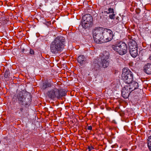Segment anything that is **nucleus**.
Here are the masks:
<instances>
[{
    "label": "nucleus",
    "mask_w": 151,
    "mask_h": 151,
    "mask_svg": "<svg viewBox=\"0 0 151 151\" xmlns=\"http://www.w3.org/2000/svg\"><path fill=\"white\" fill-rule=\"evenodd\" d=\"M129 49V53L131 56L133 58L136 57L138 55L137 47H132L130 46Z\"/></svg>",
    "instance_id": "12"
},
{
    "label": "nucleus",
    "mask_w": 151,
    "mask_h": 151,
    "mask_svg": "<svg viewBox=\"0 0 151 151\" xmlns=\"http://www.w3.org/2000/svg\"><path fill=\"white\" fill-rule=\"evenodd\" d=\"M128 85H127V86L129 88L131 91H133L137 89L138 87V83L136 81H133L129 83H128Z\"/></svg>",
    "instance_id": "11"
},
{
    "label": "nucleus",
    "mask_w": 151,
    "mask_h": 151,
    "mask_svg": "<svg viewBox=\"0 0 151 151\" xmlns=\"http://www.w3.org/2000/svg\"><path fill=\"white\" fill-rule=\"evenodd\" d=\"M65 42L64 37L60 36L57 37L50 45L51 52L54 54L61 52L65 46Z\"/></svg>",
    "instance_id": "1"
},
{
    "label": "nucleus",
    "mask_w": 151,
    "mask_h": 151,
    "mask_svg": "<svg viewBox=\"0 0 151 151\" xmlns=\"http://www.w3.org/2000/svg\"><path fill=\"white\" fill-rule=\"evenodd\" d=\"M19 109L21 112H22L23 111V108L22 107V106H21V107H20Z\"/></svg>",
    "instance_id": "27"
},
{
    "label": "nucleus",
    "mask_w": 151,
    "mask_h": 151,
    "mask_svg": "<svg viewBox=\"0 0 151 151\" xmlns=\"http://www.w3.org/2000/svg\"><path fill=\"white\" fill-rule=\"evenodd\" d=\"M19 104L28 107L32 101V96L28 92L24 91H20L17 96Z\"/></svg>",
    "instance_id": "2"
},
{
    "label": "nucleus",
    "mask_w": 151,
    "mask_h": 151,
    "mask_svg": "<svg viewBox=\"0 0 151 151\" xmlns=\"http://www.w3.org/2000/svg\"><path fill=\"white\" fill-rule=\"evenodd\" d=\"M102 66L104 68L107 67L109 65V59H101Z\"/></svg>",
    "instance_id": "16"
},
{
    "label": "nucleus",
    "mask_w": 151,
    "mask_h": 151,
    "mask_svg": "<svg viewBox=\"0 0 151 151\" xmlns=\"http://www.w3.org/2000/svg\"><path fill=\"white\" fill-rule=\"evenodd\" d=\"M102 37L103 42H108L111 41L113 38V35L112 31L109 29L103 28Z\"/></svg>",
    "instance_id": "8"
},
{
    "label": "nucleus",
    "mask_w": 151,
    "mask_h": 151,
    "mask_svg": "<svg viewBox=\"0 0 151 151\" xmlns=\"http://www.w3.org/2000/svg\"><path fill=\"white\" fill-rule=\"evenodd\" d=\"M88 149L89 150V151H90L92 150L93 149V147L92 146L90 147L89 146H88Z\"/></svg>",
    "instance_id": "24"
},
{
    "label": "nucleus",
    "mask_w": 151,
    "mask_h": 151,
    "mask_svg": "<svg viewBox=\"0 0 151 151\" xmlns=\"http://www.w3.org/2000/svg\"><path fill=\"white\" fill-rule=\"evenodd\" d=\"M103 28L100 27H96L92 31L93 38L96 43L103 42V38L102 37Z\"/></svg>",
    "instance_id": "5"
},
{
    "label": "nucleus",
    "mask_w": 151,
    "mask_h": 151,
    "mask_svg": "<svg viewBox=\"0 0 151 151\" xmlns=\"http://www.w3.org/2000/svg\"><path fill=\"white\" fill-rule=\"evenodd\" d=\"M86 60L85 57L83 55H80L78 58V61L80 63L81 65H82L84 63Z\"/></svg>",
    "instance_id": "14"
},
{
    "label": "nucleus",
    "mask_w": 151,
    "mask_h": 151,
    "mask_svg": "<svg viewBox=\"0 0 151 151\" xmlns=\"http://www.w3.org/2000/svg\"><path fill=\"white\" fill-rule=\"evenodd\" d=\"M122 78L125 83H129L133 80V75L129 69L124 68L122 70Z\"/></svg>",
    "instance_id": "6"
},
{
    "label": "nucleus",
    "mask_w": 151,
    "mask_h": 151,
    "mask_svg": "<svg viewBox=\"0 0 151 151\" xmlns=\"http://www.w3.org/2000/svg\"><path fill=\"white\" fill-rule=\"evenodd\" d=\"M9 76V70H6L4 73V76L5 78H7Z\"/></svg>",
    "instance_id": "20"
},
{
    "label": "nucleus",
    "mask_w": 151,
    "mask_h": 151,
    "mask_svg": "<svg viewBox=\"0 0 151 151\" xmlns=\"http://www.w3.org/2000/svg\"><path fill=\"white\" fill-rule=\"evenodd\" d=\"M47 94L48 97L51 99L56 98L60 99L66 94L64 89L58 88L55 86L51 89L48 90Z\"/></svg>",
    "instance_id": "3"
},
{
    "label": "nucleus",
    "mask_w": 151,
    "mask_h": 151,
    "mask_svg": "<svg viewBox=\"0 0 151 151\" xmlns=\"http://www.w3.org/2000/svg\"><path fill=\"white\" fill-rule=\"evenodd\" d=\"M147 140V147L150 151H151V135L148 137Z\"/></svg>",
    "instance_id": "18"
},
{
    "label": "nucleus",
    "mask_w": 151,
    "mask_h": 151,
    "mask_svg": "<svg viewBox=\"0 0 151 151\" xmlns=\"http://www.w3.org/2000/svg\"><path fill=\"white\" fill-rule=\"evenodd\" d=\"M137 43L134 40H132L130 42L129 47L131 46L132 47H137Z\"/></svg>",
    "instance_id": "19"
},
{
    "label": "nucleus",
    "mask_w": 151,
    "mask_h": 151,
    "mask_svg": "<svg viewBox=\"0 0 151 151\" xmlns=\"http://www.w3.org/2000/svg\"><path fill=\"white\" fill-rule=\"evenodd\" d=\"M111 47L120 55L126 54L127 51V45L124 42H116L114 44L112 45Z\"/></svg>",
    "instance_id": "4"
},
{
    "label": "nucleus",
    "mask_w": 151,
    "mask_h": 151,
    "mask_svg": "<svg viewBox=\"0 0 151 151\" xmlns=\"http://www.w3.org/2000/svg\"><path fill=\"white\" fill-rule=\"evenodd\" d=\"M81 25L83 28L86 29L91 27L93 25V18L90 14H86L83 16Z\"/></svg>",
    "instance_id": "7"
},
{
    "label": "nucleus",
    "mask_w": 151,
    "mask_h": 151,
    "mask_svg": "<svg viewBox=\"0 0 151 151\" xmlns=\"http://www.w3.org/2000/svg\"><path fill=\"white\" fill-rule=\"evenodd\" d=\"M51 86L52 84L51 83L48 82H45L42 83L41 86V88L43 90H45Z\"/></svg>",
    "instance_id": "15"
},
{
    "label": "nucleus",
    "mask_w": 151,
    "mask_h": 151,
    "mask_svg": "<svg viewBox=\"0 0 151 151\" xmlns=\"http://www.w3.org/2000/svg\"><path fill=\"white\" fill-rule=\"evenodd\" d=\"M132 91L127 86L123 88L122 91V96L124 99L128 98L130 93Z\"/></svg>",
    "instance_id": "9"
},
{
    "label": "nucleus",
    "mask_w": 151,
    "mask_h": 151,
    "mask_svg": "<svg viewBox=\"0 0 151 151\" xmlns=\"http://www.w3.org/2000/svg\"><path fill=\"white\" fill-rule=\"evenodd\" d=\"M92 70L93 71H96L100 69V66L98 60L95 59L92 63Z\"/></svg>",
    "instance_id": "10"
},
{
    "label": "nucleus",
    "mask_w": 151,
    "mask_h": 151,
    "mask_svg": "<svg viewBox=\"0 0 151 151\" xmlns=\"http://www.w3.org/2000/svg\"><path fill=\"white\" fill-rule=\"evenodd\" d=\"M149 59L151 60V55H150V56L149 57Z\"/></svg>",
    "instance_id": "28"
},
{
    "label": "nucleus",
    "mask_w": 151,
    "mask_h": 151,
    "mask_svg": "<svg viewBox=\"0 0 151 151\" xmlns=\"http://www.w3.org/2000/svg\"><path fill=\"white\" fill-rule=\"evenodd\" d=\"M30 54L31 55H33L34 54V50L32 49H30L29 52Z\"/></svg>",
    "instance_id": "23"
},
{
    "label": "nucleus",
    "mask_w": 151,
    "mask_h": 151,
    "mask_svg": "<svg viewBox=\"0 0 151 151\" xmlns=\"http://www.w3.org/2000/svg\"><path fill=\"white\" fill-rule=\"evenodd\" d=\"M115 14L114 13H112V14H110L109 15V17L111 19H114V18Z\"/></svg>",
    "instance_id": "22"
},
{
    "label": "nucleus",
    "mask_w": 151,
    "mask_h": 151,
    "mask_svg": "<svg viewBox=\"0 0 151 151\" xmlns=\"http://www.w3.org/2000/svg\"><path fill=\"white\" fill-rule=\"evenodd\" d=\"M136 12L137 14H138L140 13V10L139 9H136Z\"/></svg>",
    "instance_id": "25"
},
{
    "label": "nucleus",
    "mask_w": 151,
    "mask_h": 151,
    "mask_svg": "<svg viewBox=\"0 0 151 151\" xmlns=\"http://www.w3.org/2000/svg\"><path fill=\"white\" fill-rule=\"evenodd\" d=\"M144 71L148 74H151V64L148 63L145 64L143 68Z\"/></svg>",
    "instance_id": "13"
},
{
    "label": "nucleus",
    "mask_w": 151,
    "mask_h": 151,
    "mask_svg": "<svg viewBox=\"0 0 151 151\" xmlns=\"http://www.w3.org/2000/svg\"><path fill=\"white\" fill-rule=\"evenodd\" d=\"M101 56V59H109V53L107 51H105L103 54L100 55Z\"/></svg>",
    "instance_id": "17"
},
{
    "label": "nucleus",
    "mask_w": 151,
    "mask_h": 151,
    "mask_svg": "<svg viewBox=\"0 0 151 151\" xmlns=\"http://www.w3.org/2000/svg\"><path fill=\"white\" fill-rule=\"evenodd\" d=\"M105 12H106L107 14L114 13V9L112 8H109L108 9L107 11H105Z\"/></svg>",
    "instance_id": "21"
},
{
    "label": "nucleus",
    "mask_w": 151,
    "mask_h": 151,
    "mask_svg": "<svg viewBox=\"0 0 151 151\" xmlns=\"http://www.w3.org/2000/svg\"><path fill=\"white\" fill-rule=\"evenodd\" d=\"M87 129L89 130H91L92 129V127L91 126H88L87 128Z\"/></svg>",
    "instance_id": "26"
}]
</instances>
